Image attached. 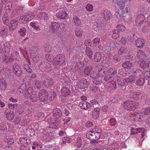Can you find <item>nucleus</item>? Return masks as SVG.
Wrapping results in <instances>:
<instances>
[{"mask_svg":"<svg viewBox=\"0 0 150 150\" xmlns=\"http://www.w3.org/2000/svg\"><path fill=\"white\" fill-rule=\"evenodd\" d=\"M145 20V17L144 15L142 14H139L135 19L136 24L139 26L141 25L144 22Z\"/></svg>","mask_w":150,"mask_h":150,"instance_id":"nucleus-15","label":"nucleus"},{"mask_svg":"<svg viewBox=\"0 0 150 150\" xmlns=\"http://www.w3.org/2000/svg\"><path fill=\"white\" fill-rule=\"evenodd\" d=\"M18 21L16 20H11L10 21L9 27L11 30H15L17 27Z\"/></svg>","mask_w":150,"mask_h":150,"instance_id":"nucleus-17","label":"nucleus"},{"mask_svg":"<svg viewBox=\"0 0 150 150\" xmlns=\"http://www.w3.org/2000/svg\"><path fill=\"white\" fill-rule=\"evenodd\" d=\"M53 114V116L57 118H58L62 115L61 110L57 108H56L54 109Z\"/></svg>","mask_w":150,"mask_h":150,"instance_id":"nucleus-21","label":"nucleus"},{"mask_svg":"<svg viewBox=\"0 0 150 150\" xmlns=\"http://www.w3.org/2000/svg\"><path fill=\"white\" fill-rule=\"evenodd\" d=\"M128 1V0H120L117 2L118 7L119 8L121 9L123 8L125 6V3L124 1L126 2Z\"/></svg>","mask_w":150,"mask_h":150,"instance_id":"nucleus-38","label":"nucleus"},{"mask_svg":"<svg viewBox=\"0 0 150 150\" xmlns=\"http://www.w3.org/2000/svg\"><path fill=\"white\" fill-rule=\"evenodd\" d=\"M25 96L27 98H30V100L33 102L37 101L38 97L36 93L32 91V88L30 87L25 92Z\"/></svg>","mask_w":150,"mask_h":150,"instance_id":"nucleus-1","label":"nucleus"},{"mask_svg":"<svg viewBox=\"0 0 150 150\" xmlns=\"http://www.w3.org/2000/svg\"><path fill=\"white\" fill-rule=\"evenodd\" d=\"M26 29L24 27L22 28L19 31V33L20 35L23 36L26 34Z\"/></svg>","mask_w":150,"mask_h":150,"instance_id":"nucleus-59","label":"nucleus"},{"mask_svg":"<svg viewBox=\"0 0 150 150\" xmlns=\"http://www.w3.org/2000/svg\"><path fill=\"white\" fill-rule=\"evenodd\" d=\"M93 42L95 46H98L100 42V40L98 38H96L93 40Z\"/></svg>","mask_w":150,"mask_h":150,"instance_id":"nucleus-63","label":"nucleus"},{"mask_svg":"<svg viewBox=\"0 0 150 150\" xmlns=\"http://www.w3.org/2000/svg\"><path fill=\"white\" fill-rule=\"evenodd\" d=\"M131 101H132L128 100L125 101L123 103V106L125 108H126V109L127 110V107H129L130 105H132V103H131Z\"/></svg>","mask_w":150,"mask_h":150,"instance_id":"nucleus-58","label":"nucleus"},{"mask_svg":"<svg viewBox=\"0 0 150 150\" xmlns=\"http://www.w3.org/2000/svg\"><path fill=\"white\" fill-rule=\"evenodd\" d=\"M7 87V84L5 81L3 79H0V90L5 91Z\"/></svg>","mask_w":150,"mask_h":150,"instance_id":"nucleus-23","label":"nucleus"},{"mask_svg":"<svg viewBox=\"0 0 150 150\" xmlns=\"http://www.w3.org/2000/svg\"><path fill=\"white\" fill-rule=\"evenodd\" d=\"M29 141V140L27 138L25 137H21L19 139L20 142L22 144L28 143L29 142L28 141Z\"/></svg>","mask_w":150,"mask_h":150,"instance_id":"nucleus-47","label":"nucleus"},{"mask_svg":"<svg viewBox=\"0 0 150 150\" xmlns=\"http://www.w3.org/2000/svg\"><path fill=\"white\" fill-rule=\"evenodd\" d=\"M109 141V144L106 146L108 150H120L121 147L118 146L117 144H115L112 142L110 143V142Z\"/></svg>","mask_w":150,"mask_h":150,"instance_id":"nucleus-12","label":"nucleus"},{"mask_svg":"<svg viewBox=\"0 0 150 150\" xmlns=\"http://www.w3.org/2000/svg\"><path fill=\"white\" fill-rule=\"evenodd\" d=\"M135 80V78L134 76L130 75L125 79V82L127 83H132Z\"/></svg>","mask_w":150,"mask_h":150,"instance_id":"nucleus-37","label":"nucleus"},{"mask_svg":"<svg viewBox=\"0 0 150 150\" xmlns=\"http://www.w3.org/2000/svg\"><path fill=\"white\" fill-rule=\"evenodd\" d=\"M128 12H126V13H124L123 14H122V16L124 17H125V20H126V19L127 20H128V22H129L132 19V17L131 16L127 14Z\"/></svg>","mask_w":150,"mask_h":150,"instance_id":"nucleus-55","label":"nucleus"},{"mask_svg":"<svg viewBox=\"0 0 150 150\" xmlns=\"http://www.w3.org/2000/svg\"><path fill=\"white\" fill-rule=\"evenodd\" d=\"M93 129H92L91 131H89L87 132L86 134V137L91 140H92V138L93 137Z\"/></svg>","mask_w":150,"mask_h":150,"instance_id":"nucleus-40","label":"nucleus"},{"mask_svg":"<svg viewBox=\"0 0 150 150\" xmlns=\"http://www.w3.org/2000/svg\"><path fill=\"white\" fill-rule=\"evenodd\" d=\"M86 54L88 56L89 59H91L92 58L93 52L91 48L86 47Z\"/></svg>","mask_w":150,"mask_h":150,"instance_id":"nucleus-33","label":"nucleus"},{"mask_svg":"<svg viewBox=\"0 0 150 150\" xmlns=\"http://www.w3.org/2000/svg\"><path fill=\"white\" fill-rule=\"evenodd\" d=\"M73 19L76 25L79 26L81 25V22L78 18L76 16H74L73 18Z\"/></svg>","mask_w":150,"mask_h":150,"instance_id":"nucleus-52","label":"nucleus"},{"mask_svg":"<svg viewBox=\"0 0 150 150\" xmlns=\"http://www.w3.org/2000/svg\"><path fill=\"white\" fill-rule=\"evenodd\" d=\"M140 67L142 69H144L146 67V64L144 60L141 61L139 62Z\"/></svg>","mask_w":150,"mask_h":150,"instance_id":"nucleus-57","label":"nucleus"},{"mask_svg":"<svg viewBox=\"0 0 150 150\" xmlns=\"http://www.w3.org/2000/svg\"><path fill=\"white\" fill-rule=\"evenodd\" d=\"M136 42V46L137 47H142L144 44V40L141 38L137 40Z\"/></svg>","mask_w":150,"mask_h":150,"instance_id":"nucleus-28","label":"nucleus"},{"mask_svg":"<svg viewBox=\"0 0 150 150\" xmlns=\"http://www.w3.org/2000/svg\"><path fill=\"white\" fill-rule=\"evenodd\" d=\"M61 93L62 95L66 96L70 94V91L69 89L66 87H63L61 90Z\"/></svg>","mask_w":150,"mask_h":150,"instance_id":"nucleus-24","label":"nucleus"},{"mask_svg":"<svg viewBox=\"0 0 150 150\" xmlns=\"http://www.w3.org/2000/svg\"><path fill=\"white\" fill-rule=\"evenodd\" d=\"M131 134H137L138 133H141L142 137H144L146 131L143 128H137L134 125H132L131 127Z\"/></svg>","mask_w":150,"mask_h":150,"instance_id":"nucleus-5","label":"nucleus"},{"mask_svg":"<svg viewBox=\"0 0 150 150\" xmlns=\"http://www.w3.org/2000/svg\"><path fill=\"white\" fill-rule=\"evenodd\" d=\"M131 103H132V105H130L129 107H127V110H134L139 105V103L137 102L132 101Z\"/></svg>","mask_w":150,"mask_h":150,"instance_id":"nucleus-20","label":"nucleus"},{"mask_svg":"<svg viewBox=\"0 0 150 150\" xmlns=\"http://www.w3.org/2000/svg\"><path fill=\"white\" fill-rule=\"evenodd\" d=\"M141 113L146 115L150 114V108L149 107L143 108L141 110Z\"/></svg>","mask_w":150,"mask_h":150,"instance_id":"nucleus-41","label":"nucleus"},{"mask_svg":"<svg viewBox=\"0 0 150 150\" xmlns=\"http://www.w3.org/2000/svg\"><path fill=\"white\" fill-rule=\"evenodd\" d=\"M39 19L42 20H45L47 19V14L45 13L41 12L38 15Z\"/></svg>","mask_w":150,"mask_h":150,"instance_id":"nucleus-31","label":"nucleus"},{"mask_svg":"<svg viewBox=\"0 0 150 150\" xmlns=\"http://www.w3.org/2000/svg\"><path fill=\"white\" fill-rule=\"evenodd\" d=\"M85 8L88 11L91 12L93 10V6L91 4H88L86 5Z\"/></svg>","mask_w":150,"mask_h":150,"instance_id":"nucleus-54","label":"nucleus"},{"mask_svg":"<svg viewBox=\"0 0 150 150\" xmlns=\"http://www.w3.org/2000/svg\"><path fill=\"white\" fill-rule=\"evenodd\" d=\"M65 57L64 55L62 54L58 55L53 60L54 62H52V64L54 65H55L54 67L55 69H58L62 64L64 62Z\"/></svg>","mask_w":150,"mask_h":150,"instance_id":"nucleus-3","label":"nucleus"},{"mask_svg":"<svg viewBox=\"0 0 150 150\" xmlns=\"http://www.w3.org/2000/svg\"><path fill=\"white\" fill-rule=\"evenodd\" d=\"M137 57L139 59H144L146 58V56L145 53L140 50L137 51Z\"/></svg>","mask_w":150,"mask_h":150,"instance_id":"nucleus-27","label":"nucleus"},{"mask_svg":"<svg viewBox=\"0 0 150 150\" xmlns=\"http://www.w3.org/2000/svg\"><path fill=\"white\" fill-rule=\"evenodd\" d=\"M50 127L52 128H58L60 125V122L55 120L54 118H51L47 120Z\"/></svg>","mask_w":150,"mask_h":150,"instance_id":"nucleus-9","label":"nucleus"},{"mask_svg":"<svg viewBox=\"0 0 150 150\" xmlns=\"http://www.w3.org/2000/svg\"><path fill=\"white\" fill-rule=\"evenodd\" d=\"M30 57L33 60L34 62H36L39 59V57L38 56L33 53H30Z\"/></svg>","mask_w":150,"mask_h":150,"instance_id":"nucleus-49","label":"nucleus"},{"mask_svg":"<svg viewBox=\"0 0 150 150\" xmlns=\"http://www.w3.org/2000/svg\"><path fill=\"white\" fill-rule=\"evenodd\" d=\"M30 87H31L30 86V85H28V86H27L26 85L25 83L21 84L19 88L21 90V92H23V90L25 89L26 88H27L26 90H25V91L27 90H28V88H30Z\"/></svg>","mask_w":150,"mask_h":150,"instance_id":"nucleus-45","label":"nucleus"},{"mask_svg":"<svg viewBox=\"0 0 150 150\" xmlns=\"http://www.w3.org/2000/svg\"><path fill=\"white\" fill-rule=\"evenodd\" d=\"M110 64V61L108 58L105 57L104 58L101 65L103 67H106L109 66Z\"/></svg>","mask_w":150,"mask_h":150,"instance_id":"nucleus-30","label":"nucleus"},{"mask_svg":"<svg viewBox=\"0 0 150 150\" xmlns=\"http://www.w3.org/2000/svg\"><path fill=\"white\" fill-rule=\"evenodd\" d=\"M82 140L81 137H78L76 139V144L77 147L79 148L81 145Z\"/></svg>","mask_w":150,"mask_h":150,"instance_id":"nucleus-51","label":"nucleus"},{"mask_svg":"<svg viewBox=\"0 0 150 150\" xmlns=\"http://www.w3.org/2000/svg\"><path fill=\"white\" fill-rule=\"evenodd\" d=\"M10 44L8 42H7L4 44V47L3 49L4 54L1 50H0V59H2L3 61H5L7 59V56L9 55Z\"/></svg>","mask_w":150,"mask_h":150,"instance_id":"nucleus-2","label":"nucleus"},{"mask_svg":"<svg viewBox=\"0 0 150 150\" xmlns=\"http://www.w3.org/2000/svg\"><path fill=\"white\" fill-rule=\"evenodd\" d=\"M122 66L125 68L129 69H131L133 67V65L131 62L127 61L123 63Z\"/></svg>","mask_w":150,"mask_h":150,"instance_id":"nucleus-29","label":"nucleus"},{"mask_svg":"<svg viewBox=\"0 0 150 150\" xmlns=\"http://www.w3.org/2000/svg\"><path fill=\"white\" fill-rule=\"evenodd\" d=\"M12 4L11 2H8L5 5V9L6 12L7 13L12 8Z\"/></svg>","mask_w":150,"mask_h":150,"instance_id":"nucleus-43","label":"nucleus"},{"mask_svg":"<svg viewBox=\"0 0 150 150\" xmlns=\"http://www.w3.org/2000/svg\"><path fill=\"white\" fill-rule=\"evenodd\" d=\"M144 78L147 79L150 78V71H145L144 74Z\"/></svg>","mask_w":150,"mask_h":150,"instance_id":"nucleus-64","label":"nucleus"},{"mask_svg":"<svg viewBox=\"0 0 150 150\" xmlns=\"http://www.w3.org/2000/svg\"><path fill=\"white\" fill-rule=\"evenodd\" d=\"M10 70L8 69H2L0 71V73H3L5 75H7L9 73Z\"/></svg>","mask_w":150,"mask_h":150,"instance_id":"nucleus-62","label":"nucleus"},{"mask_svg":"<svg viewBox=\"0 0 150 150\" xmlns=\"http://www.w3.org/2000/svg\"><path fill=\"white\" fill-rule=\"evenodd\" d=\"M98 71H93L90 74V77L93 78H98L100 77H102L105 74V72L104 69H99Z\"/></svg>","mask_w":150,"mask_h":150,"instance_id":"nucleus-6","label":"nucleus"},{"mask_svg":"<svg viewBox=\"0 0 150 150\" xmlns=\"http://www.w3.org/2000/svg\"><path fill=\"white\" fill-rule=\"evenodd\" d=\"M53 83L52 80L49 78L46 79L44 82V84L47 86H52Z\"/></svg>","mask_w":150,"mask_h":150,"instance_id":"nucleus-36","label":"nucleus"},{"mask_svg":"<svg viewBox=\"0 0 150 150\" xmlns=\"http://www.w3.org/2000/svg\"><path fill=\"white\" fill-rule=\"evenodd\" d=\"M8 18V14L7 13L5 14L2 18L3 22L5 24H7L9 22Z\"/></svg>","mask_w":150,"mask_h":150,"instance_id":"nucleus-53","label":"nucleus"},{"mask_svg":"<svg viewBox=\"0 0 150 150\" xmlns=\"http://www.w3.org/2000/svg\"><path fill=\"white\" fill-rule=\"evenodd\" d=\"M45 150H59V148L57 147L49 146L46 148Z\"/></svg>","mask_w":150,"mask_h":150,"instance_id":"nucleus-60","label":"nucleus"},{"mask_svg":"<svg viewBox=\"0 0 150 150\" xmlns=\"http://www.w3.org/2000/svg\"><path fill=\"white\" fill-rule=\"evenodd\" d=\"M75 34L76 36L81 37L82 35V32L79 29H77L75 31Z\"/></svg>","mask_w":150,"mask_h":150,"instance_id":"nucleus-61","label":"nucleus"},{"mask_svg":"<svg viewBox=\"0 0 150 150\" xmlns=\"http://www.w3.org/2000/svg\"><path fill=\"white\" fill-rule=\"evenodd\" d=\"M39 67L40 69L42 71H48L51 70V68L49 63L47 62H43L40 64Z\"/></svg>","mask_w":150,"mask_h":150,"instance_id":"nucleus-11","label":"nucleus"},{"mask_svg":"<svg viewBox=\"0 0 150 150\" xmlns=\"http://www.w3.org/2000/svg\"><path fill=\"white\" fill-rule=\"evenodd\" d=\"M130 97H132L135 100H140L142 98L143 95L140 93L137 92V93H132L130 94ZM129 96H130L129 95Z\"/></svg>","mask_w":150,"mask_h":150,"instance_id":"nucleus-16","label":"nucleus"},{"mask_svg":"<svg viewBox=\"0 0 150 150\" xmlns=\"http://www.w3.org/2000/svg\"><path fill=\"white\" fill-rule=\"evenodd\" d=\"M7 119L9 120H12L14 117L13 113V111L7 110L5 112Z\"/></svg>","mask_w":150,"mask_h":150,"instance_id":"nucleus-25","label":"nucleus"},{"mask_svg":"<svg viewBox=\"0 0 150 150\" xmlns=\"http://www.w3.org/2000/svg\"><path fill=\"white\" fill-rule=\"evenodd\" d=\"M117 82L118 85L121 86H125L126 82L125 79L120 78L118 76L117 77Z\"/></svg>","mask_w":150,"mask_h":150,"instance_id":"nucleus-34","label":"nucleus"},{"mask_svg":"<svg viewBox=\"0 0 150 150\" xmlns=\"http://www.w3.org/2000/svg\"><path fill=\"white\" fill-rule=\"evenodd\" d=\"M34 14L33 13H25L22 15L19 20V22L21 23H24L33 19H34Z\"/></svg>","mask_w":150,"mask_h":150,"instance_id":"nucleus-4","label":"nucleus"},{"mask_svg":"<svg viewBox=\"0 0 150 150\" xmlns=\"http://www.w3.org/2000/svg\"><path fill=\"white\" fill-rule=\"evenodd\" d=\"M57 17L60 19H66L68 17L67 13L64 11L60 10L56 14Z\"/></svg>","mask_w":150,"mask_h":150,"instance_id":"nucleus-14","label":"nucleus"},{"mask_svg":"<svg viewBox=\"0 0 150 150\" xmlns=\"http://www.w3.org/2000/svg\"><path fill=\"white\" fill-rule=\"evenodd\" d=\"M40 82L37 80H36L34 81L33 83V86L35 88H39L40 87Z\"/></svg>","mask_w":150,"mask_h":150,"instance_id":"nucleus-56","label":"nucleus"},{"mask_svg":"<svg viewBox=\"0 0 150 150\" xmlns=\"http://www.w3.org/2000/svg\"><path fill=\"white\" fill-rule=\"evenodd\" d=\"M79 88L81 89L85 88L88 87L89 83L87 82L86 79H83L81 81L76 83Z\"/></svg>","mask_w":150,"mask_h":150,"instance_id":"nucleus-8","label":"nucleus"},{"mask_svg":"<svg viewBox=\"0 0 150 150\" xmlns=\"http://www.w3.org/2000/svg\"><path fill=\"white\" fill-rule=\"evenodd\" d=\"M133 74L137 78L141 77L142 74V71L140 70L137 69L133 71Z\"/></svg>","mask_w":150,"mask_h":150,"instance_id":"nucleus-39","label":"nucleus"},{"mask_svg":"<svg viewBox=\"0 0 150 150\" xmlns=\"http://www.w3.org/2000/svg\"><path fill=\"white\" fill-rule=\"evenodd\" d=\"M100 109L99 108H95L93 111L92 116L93 118L96 119L99 116Z\"/></svg>","mask_w":150,"mask_h":150,"instance_id":"nucleus-22","label":"nucleus"},{"mask_svg":"<svg viewBox=\"0 0 150 150\" xmlns=\"http://www.w3.org/2000/svg\"><path fill=\"white\" fill-rule=\"evenodd\" d=\"M79 106L81 109L86 110L90 107V105L88 103L83 101L80 102Z\"/></svg>","mask_w":150,"mask_h":150,"instance_id":"nucleus-18","label":"nucleus"},{"mask_svg":"<svg viewBox=\"0 0 150 150\" xmlns=\"http://www.w3.org/2000/svg\"><path fill=\"white\" fill-rule=\"evenodd\" d=\"M93 29L96 32H99L101 27L100 25L97 23H95L92 26Z\"/></svg>","mask_w":150,"mask_h":150,"instance_id":"nucleus-35","label":"nucleus"},{"mask_svg":"<svg viewBox=\"0 0 150 150\" xmlns=\"http://www.w3.org/2000/svg\"><path fill=\"white\" fill-rule=\"evenodd\" d=\"M113 79V77L108 74L106 76L104 79V80L105 81L108 82H111Z\"/></svg>","mask_w":150,"mask_h":150,"instance_id":"nucleus-46","label":"nucleus"},{"mask_svg":"<svg viewBox=\"0 0 150 150\" xmlns=\"http://www.w3.org/2000/svg\"><path fill=\"white\" fill-rule=\"evenodd\" d=\"M104 71L105 72V74H108L110 75L111 76L112 75H115L117 73V71L114 70L110 68L108 70V71L106 72L105 70Z\"/></svg>","mask_w":150,"mask_h":150,"instance_id":"nucleus-48","label":"nucleus"},{"mask_svg":"<svg viewBox=\"0 0 150 150\" xmlns=\"http://www.w3.org/2000/svg\"><path fill=\"white\" fill-rule=\"evenodd\" d=\"M39 98L41 101H43L48 98L47 93L44 89L41 90L39 92Z\"/></svg>","mask_w":150,"mask_h":150,"instance_id":"nucleus-13","label":"nucleus"},{"mask_svg":"<svg viewBox=\"0 0 150 150\" xmlns=\"http://www.w3.org/2000/svg\"><path fill=\"white\" fill-rule=\"evenodd\" d=\"M93 134H94L93 137L92 138V140H97L98 139L100 136V132H97V130H96V129H93Z\"/></svg>","mask_w":150,"mask_h":150,"instance_id":"nucleus-26","label":"nucleus"},{"mask_svg":"<svg viewBox=\"0 0 150 150\" xmlns=\"http://www.w3.org/2000/svg\"><path fill=\"white\" fill-rule=\"evenodd\" d=\"M102 15L105 20L108 21L110 20L111 15L110 11L106 10L103 13Z\"/></svg>","mask_w":150,"mask_h":150,"instance_id":"nucleus-19","label":"nucleus"},{"mask_svg":"<svg viewBox=\"0 0 150 150\" xmlns=\"http://www.w3.org/2000/svg\"><path fill=\"white\" fill-rule=\"evenodd\" d=\"M12 71L17 76H21L22 74L21 68L19 65L16 64L13 65Z\"/></svg>","mask_w":150,"mask_h":150,"instance_id":"nucleus-10","label":"nucleus"},{"mask_svg":"<svg viewBox=\"0 0 150 150\" xmlns=\"http://www.w3.org/2000/svg\"><path fill=\"white\" fill-rule=\"evenodd\" d=\"M59 27V25L58 23L53 22L52 23L51 29L54 31H56L58 30Z\"/></svg>","mask_w":150,"mask_h":150,"instance_id":"nucleus-32","label":"nucleus"},{"mask_svg":"<svg viewBox=\"0 0 150 150\" xmlns=\"http://www.w3.org/2000/svg\"><path fill=\"white\" fill-rule=\"evenodd\" d=\"M142 113H140L139 112H136L130 115V118L136 121H142L144 120V117L141 115Z\"/></svg>","mask_w":150,"mask_h":150,"instance_id":"nucleus-7","label":"nucleus"},{"mask_svg":"<svg viewBox=\"0 0 150 150\" xmlns=\"http://www.w3.org/2000/svg\"><path fill=\"white\" fill-rule=\"evenodd\" d=\"M116 28L118 32H123L125 30V27L122 25L119 24L116 26Z\"/></svg>","mask_w":150,"mask_h":150,"instance_id":"nucleus-42","label":"nucleus"},{"mask_svg":"<svg viewBox=\"0 0 150 150\" xmlns=\"http://www.w3.org/2000/svg\"><path fill=\"white\" fill-rule=\"evenodd\" d=\"M101 55L99 52H96L95 54L94 60L95 62H99L101 58Z\"/></svg>","mask_w":150,"mask_h":150,"instance_id":"nucleus-44","label":"nucleus"},{"mask_svg":"<svg viewBox=\"0 0 150 150\" xmlns=\"http://www.w3.org/2000/svg\"><path fill=\"white\" fill-rule=\"evenodd\" d=\"M144 82V80L143 78H141L137 80L136 82V84L138 86H142L143 85Z\"/></svg>","mask_w":150,"mask_h":150,"instance_id":"nucleus-50","label":"nucleus"}]
</instances>
